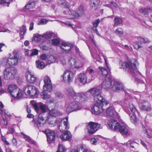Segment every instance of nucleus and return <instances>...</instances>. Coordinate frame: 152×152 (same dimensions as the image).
I'll list each match as a JSON object with an SVG mask.
<instances>
[{
    "label": "nucleus",
    "instance_id": "f257e3e1",
    "mask_svg": "<svg viewBox=\"0 0 152 152\" xmlns=\"http://www.w3.org/2000/svg\"><path fill=\"white\" fill-rule=\"evenodd\" d=\"M32 104L39 115L37 118H34L31 122L34 126L39 127L45 123L44 116L48 108L42 102H39L38 104L36 103H32Z\"/></svg>",
    "mask_w": 152,
    "mask_h": 152
},
{
    "label": "nucleus",
    "instance_id": "f03ea898",
    "mask_svg": "<svg viewBox=\"0 0 152 152\" xmlns=\"http://www.w3.org/2000/svg\"><path fill=\"white\" fill-rule=\"evenodd\" d=\"M137 60L135 59H132L129 60L128 62H120V68L124 69L125 67L128 69L131 73L132 75L135 78H137L139 75L140 73L138 71L136 67Z\"/></svg>",
    "mask_w": 152,
    "mask_h": 152
},
{
    "label": "nucleus",
    "instance_id": "7ed1b4c3",
    "mask_svg": "<svg viewBox=\"0 0 152 152\" xmlns=\"http://www.w3.org/2000/svg\"><path fill=\"white\" fill-rule=\"evenodd\" d=\"M43 80L44 85L43 86V88L45 91L42 92L41 95L42 96V99H46L49 98L50 96L45 91H47L49 92L51 91L53 86L51 80L48 76H45Z\"/></svg>",
    "mask_w": 152,
    "mask_h": 152
},
{
    "label": "nucleus",
    "instance_id": "20e7f679",
    "mask_svg": "<svg viewBox=\"0 0 152 152\" xmlns=\"http://www.w3.org/2000/svg\"><path fill=\"white\" fill-rule=\"evenodd\" d=\"M8 91L12 96L14 98L20 99L23 96L22 91L15 84L9 85L8 87Z\"/></svg>",
    "mask_w": 152,
    "mask_h": 152
},
{
    "label": "nucleus",
    "instance_id": "39448f33",
    "mask_svg": "<svg viewBox=\"0 0 152 152\" xmlns=\"http://www.w3.org/2000/svg\"><path fill=\"white\" fill-rule=\"evenodd\" d=\"M87 92L93 96L94 101H103L104 102H107V100L103 98L102 95V91L101 89L97 87H94L89 89Z\"/></svg>",
    "mask_w": 152,
    "mask_h": 152
},
{
    "label": "nucleus",
    "instance_id": "423d86ee",
    "mask_svg": "<svg viewBox=\"0 0 152 152\" xmlns=\"http://www.w3.org/2000/svg\"><path fill=\"white\" fill-rule=\"evenodd\" d=\"M95 103L91 109L92 113L94 114L98 115L100 114L103 111L104 109L102 106L104 105H106L108 104L107 102H104L103 101H94Z\"/></svg>",
    "mask_w": 152,
    "mask_h": 152
},
{
    "label": "nucleus",
    "instance_id": "0eeeda50",
    "mask_svg": "<svg viewBox=\"0 0 152 152\" xmlns=\"http://www.w3.org/2000/svg\"><path fill=\"white\" fill-rule=\"evenodd\" d=\"M125 111L129 115H131V113H132L131 116V120L132 123H135L137 122V118L135 115L136 113H138L136 107L132 104L129 103L128 106L125 108Z\"/></svg>",
    "mask_w": 152,
    "mask_h": 152
},
{
    "label": "nucleus",
    "instance_id": "6e6552de",
    "mask_svg": "<svg viewBox=\"0 0 152 152\" xmlns=\"http://www.w3.org/2000/svg\"><path fill=\"white\" fill-rule=\"evenodd\" d=\"M66 110L68 113H70L74 111L80 109L81 108V105L78 101L77 100H74L72 102L66 105Z\"/></svg>",
    "mask_w": 152,
    "mask_h": 152
},
{
    "label": "nucleus",
    "instance_id": "1a4fd4ad",
    "mask_svg": "<svg viewBox=\"0 0 152 152\" xmlns=\"http://www.w3.org/2000/svg\"><path fill=\"white\" fill-rule=\"evenodd\" d=\"M26 95H30L34 97H37L39 93L37 88L34 86L28 85L23 89Z\"/></svg>",
    "mask_w": 152,
    "mask_h": 152
},
{
    "label": "nucleus",
    "instance_id": "9d476101",
    "mask_svg": "<svg viewBox=\"0 0 152 152\" xmlns=\"http://www.w3.org/2000/svg\"><path fill=\"white\" fill-rule=\"evenodd\" d=\"M102 128L100 124L94 122H90L86 125V129L88 133L93 134L99 129Z\"/></svg>",
    "mask_w": 152,
    "mask_h": 152
},
{
    "label": "nucleus",
    "instance_id": "9b49d317",
    "mask_svg": "<svg viewBox=\"0 0 152 152\" xmlns=\"http://www.w3.org/2000/svg\"><path fill=\"white\" fill-rule=\"evenodd\" d=\"M8 64L10 66L17 65L19 60V56L16 51L14 50L9 54Z\"/></svg>",
    "mask_w": 152,
    "mask_h": 152
},
{
    "label": "nucleus",
    "instance_id": "f8f14e48",
    "mask_svg": "<svg viewBox=\"0 0 152 152\" xmlns=\"http://www.w3.org/2000/svg\"><path fill=\"white\" fill-rule=\"evenodd\" d=\"M17 71L13 68H7L4 70V78L6 80L12 79L15 78Z\"/></svg>",
    "mask_w": 152,
    "mask_h": 152
},
{
    "label": "nucleus",
    "instance_id": "ddd939ff",
    "mask_svg": "<svg viewBox=\"0 0 152 152\" xmlns=\"http://www.w3.org/2000/svg\"><path fill=\"white\" fill-rule=\"evenodd\" d=\"M68 117H66L65 118L60 119L58 121V127L60 131L62 132L69 129V125L68 121Z\"/></svg>",
    "mask_w": 152,
    "mask_h": 152
},
{
    "label": "nucleus",
    "instance_id": "4468645a",
    "mask_svg": "<svg viewBox=\"0 0 152 152\" xmlns=\"http://www.w3.org/2000/svg\"><path fill=\"white\" fill-rule=\"evenodd\" d=\"M74 77L73 73L69 70H66L61 76V79L65 82H71Z\"/></svg>",
    "mask_w": 152,
    "mask_h": 152
},
{
    "label": "nucleus",
    "instance_id": "2eb2a0df",
    "mask_svg": "<svg viewBox=\"0 0 152 152\" xmlns=\"http://www.w3.org/2000/svg\"><path fill=\"white\" fill-rule=\"evenodd\" d=\"M113 80V79L111 77H106L105 79L101 83L102 88L106 90H111Z\"/></svg>",
    "mask_w": 152,
    "mask_h": 152
},
{
    "label": "nucleus",
    "instance_id": "dca6fc26",
    "mask_svg": "<svg viewBox=\"0 0 152 152\" xmlns=\"http://www.w3.org/2000/svg\"><path fill=\"white\" fill-rule=\"evenodd\" d=\"M42 132L45 134L47 137L48 142L50 143L51 142L54 141L56 138V135L55 132L52 130L49 129H47Z\"/></svg>",
    "mask_w": 152,
    "mask_h": 152
},
{
    "label": "nucleus",
    "instance_id": "f3484780",
    "mask_svg": "<svg viewBox=\"0 0 152 152\" xmlns=\"http://www.w3.org/2000/svg\"><path fill=\"white\" fill-rule=\"evenodd\" d=\"M92 77L91 78L87 79L86 76L84 73H81L78 75L77 80L81 83L85 84L86 83H89L93 80Z\"/></svg>",
    "mask_w": 152,
    "mask_h": 152
},
{
    "label": "nucleus",
    "instance_id": "a211bd4d",
    "mask_svg": "<svg viewBox=\"0 0 152 152\" xmlns=\"http://www.w3.org/2000/svg\"><path fill=\"white\" fill-rule=\"evenodd\" d=\"M69 62L72 66L75 69L80 68L83 66V63L80 61H76L73 58H71Z\"/></svg>",
    "mask_w": 152,
    "mask_h": 152
},
{
    "label": "nucleus",
    "instance_id": "6ab92c4d",
    "mask_svg": "<svg viewBox=\"0 0 152 152\" xmlns=\"http://www.w3.org/2000/svg\"><path fill=\"white\" fill-rule=\"evenodd\" d=\"M107 115L110 117L115 118H119V116L115 111L114 108L111 106L109 107L106 111Z\"/></svg>",
    "mask_w": 152,
    "mask_h": 152
},
{
    "label": "nucleus",
    "instance_id": "aec40b11",
    "mask_svg": "<svg viewBox=\"0 0 152 152\" xmlns=\"http://www.w3.org/2000/svg\"><path fill=\"white\" fill-rule=\"evenodd\" d=\"M63 12L66 15V17L68 19H74L78 18L75 11L71 10L69 9H66V10L64 11Z\"/></svg>",
    "mask_w": 152,
    "mask_h": 152
},
{
    "label": "nucleus",
    "instance_id": "412c9836",
    "mask_svg": "<svg viewBox=\"0 0 152 152\" xmlns=\"http://www.w3.org/2000/svg\"><path fill=\"white\" fill-rule=\"evenodd\" d=\"M25 77L27 82L29 83H33L36 81L37 78L33 73L29 71L26 73Z\"/></svg>",
    "mask_w": 152,
    "mask_h": 152
},
{
    "label": "nucleus",
    "instance_id": "4be33fe9",
    "mask_svg": "<svg viewBox=\"0 0 152 152\" xmlns=\"http://www.w3.org/2000/svg\"><path fill=\"white\" fill-rule=\"evenodd\" d=\"M123 88V86L122 83L113 80L112 91H117L122 90Z\"/></svg>",
    "mask_w": 152,
    "mask_h": 152
},
{
    "label": "nucleus",
    "instance_id": "5701e85b",
    "mask_svg": "<svg viewBox=\"0 0 152 152\" xmlns=\"http://www.w3.org/2000/svg\"><path fill=\"white\" fill-rule=\"evenodd\" d=\"M139 105L140 108L142 110L149 111L151 110L149 103L144 100H141L139 103Z\"/></svg>",
    "mask_w": 152,
    "mask_h": 152
},
{
    "label": "nucleus",
    "instance_id": "b1692460",
    "mask_svg": "<svg viewBox=\"0 0 152 152\" xmlns=\"http://www.w3.org/2000/svg\"><path fill=\"white\" fill-rule=\"evenodd\" d=\"M77 95L76 99H79V101L81 102H84L88 101L89 99V97L88 96V94L87 92L78 93Z\"/></svg>",
    "mask_w": 152,
    "mask_h": 152
},
{
    "label": "nucleus",
    "instance_id": "393cba45",
    "mask_svg": "<svg viewBox=\"0 0 152 152\" xmlns=\"http://www.w3.org/2000/svg\"><path fill=\"white\" fill-rule=\"evenodd\" d=\"M118 129L119 132L122 135H126L129 134L128 128L126 125L119 124Z\"/></svg>",
    "mask_w": 152,
    "mask_h": 152
},
{
    "label": "nucleus",
    "instance_id": "a878e982",
    "mask_svg": "<svg viewBox=\"0 0 152 152\" xmlns=\"http://www.w3.org/2000/svg\"><path fill=\"white\" fill-rule=\"evenodd\" d=\"M108 124L110 129L113 130H115L118 129L119 124L116 121L113 120H109L108 122Z\"/></svg>",
    "mask_w": 152,
    "mask_h": 152
},
{
    "label": "nucleus",
    "instance_id": "bb28decb",
    "mask_svg": "<svg viewBox=\"0 0 152 152\" xmlns=\"http://www.w3.org/2000/svg\"><path fill=\"white\" fill-rule=\"evenodd\" d=\"M72 47L73 45L72 44L65 42H63L60 46L61 49L64 50L66 52L70 50Z\"/></svg>",
    "mask_w": 152,
    "mask_h": 152
},
{
    "label": "nucleus",
    "instance_id": "cd10ccee",
    "mask_svg": "<svg viewBox=\"0 0 152 152\" xmlns=\"http://www.w3.org/2000/svg\"><path fill=\"white\" fill-rule=\"evenodd\" d=\"M66 95L72 98L75 99L78 93L75 92L74 89L72 87H69L66 88Z\"/></svg>",
    "mask_w": 152,
    "mask_h": 152
},
{
    "label": "nucleus",
    "instance_id": "c85d7f7f",
    "mask_svg": "<svg viewBox=\"0 0 152 152\" xmlns=\"http://www.w3.org/2000/svg\"><path fill=\"white\" fill-rule=\"evenodd\" d=\"M32 39L37 43H42L45 40L43 35H41L38 34H34Z\"/></svg>",
    "mask_w": 152,
    "mask_h": 152
},
{
    "label": "nucleus",
    "instance_id": "c756f323",
    "mask_svg": "<svg viewBox=\"0 0 152 152\" xmlns=\"http://www.w3.org/2000/svg\"><path fill=\"white\" fill-rule=\"evenodd\" d=\"M72 137L71 133L69 131L66 130L64 133L60 136V137L62 140H69Z\"/></svg>",
    "mask_w": 152,
    "mask_h": 152
},
{
    "label": "nucleus",
    "instance_id": "7c9ffc66",
    "mask_svg": "<svg viewBox=\"0 0 152 152\" xmlns=\"http://www.w3.org/2000/svg\"><path fill=\"white\" fill-rule=\"evenodd\" d=\"M100 3L99 0H91L90 7L92 11L96 10L98 8Z\"/></svg>",
    "mask_w": 152,
    "mask_h": 152
},
{
    "label": "nucleus",
    "instance_id": "2f4dec72",
    "mask_svg": "<svg viewBox=\"0 0 152 152\" xmlns=\"http://www.w3.org/2000/svg\"><path fill=\"white\" fill-rule=\"evenodd\" d=\"M77 16L78 18L83 15L84 14V11L83 9V6L82 5L80 6L77 9L75 10Z\"/></svg>",
    "mask_w": 152,
    "mask_h": 152
},
{
    "label": "nucleus",
    "instance_id": "473e14b6",
    "mask_svg": "<svg viewBox=\"0 0 152 152\" xmlns=\"http://www.w3.org/2000/svg\"><path fill=\"white\" fill-rule=\"evenodd\" d=\"M57 1L59 4L62 5V7H64L66 9H69V4L67 1L65 0H58Z\"/></svg>",
    "mask_w": 152,
    "mask_h": 152
},
{
    "label": "nucleus",
    "instance_id": "72a5a7b5",
    "mask_svg": "<svg viewBox=\"0 0 152 152\" xmlns=\"http://www.w3.org/2000/svg\"><path fill=\"white\" fill-rule=\"evenodd\" d=\"M45 40V39H49L52 37H55L57 36V34H55L54 33L51 32H46L43 34Z\"/></svg>",
    "mask_w": 152,
    "mask_h": 152
},
{
    "label": "nucleus",
    "instance_id": "f704fd0d",
    "mask_svg": "<svg viewBox=\"0 0 152 152\" xmlns=\"http://www.w3.org/2000/svg\"><path fill=\"white\" fill-rule=\"evenodd\" d=\"M36 67L38 69H42L45 66V63L43 61L38 60L36 61Z\"/></svg>",
    "mask_w": 152,
    "mask_h": 152
},
{
    "label": "nucleus",
    "instance_id": "c9c22d12",
    "mask_svg": "<svg viewBox=\"0 0 152 152\" xmlns=\"http://www.w3.org/2000/svg\"><path fill=\"white\" fill-rule=\"evenodd\" d=\"M35 2L33 0H31L26 5L25 7L27 9L33 8L35 6Z\"/></svg>",
    "mask_w": 152,
    "mask_h": 152
},
{
    "label": "nucleus",
    "instance_id": "e433bc0d",
    "mask_svg": "<svg viewBox=\"0 0 152 152\" xmlns=\"http://www.w3.org/2000/svg\"><path fill=\"white\" fill-rule=\"evenodd\" d=\"M135 143L134 141L132 140H129L127 142L124 143V145L127 147H131L132 148H134V147L133 145Z\"/></svg>",
    "mask_w": 152,
    "mask_h": 152
},
{
    "label": "nucleus",
    "instance_id": "4c0bfd02",
    "mask_svg": "<svg viewBox=\"0 0 152 152\" xmlns=\"http://www.w3.org/2000/svg\"><path fill=\"white\" fill-rule=\"evenodd\" d=\"M49 113L51 116L56 117L58 115L59 113L56 110L52 109L49 111Z\"/></svg>",
    "mask_w": 152,
    "mask_h": 152
},
{
    "label": "nucleus",
    "instance_id": "58836bf2",
    "mask_svg": "<svg viewBox=\"0 0 152 152\" xmlns=\"http://www.w3.org/2000/svg\"><path fill=\"white\" fill-rule=\"evenodd\" d=\"M122 22V20L121 18L118 17H115L114 19V25L115 26H117L121 24Z\"/></svg>",
    "mask_w": 152,
    "mask_h": 152
},
{
    "label": "nucleus",
    "instance_id": "ea45409f",
    "mask_svg": "<svg viewBox=\"0 0 152 152\" xmlns=\"http://www.w3.org/2000/svg\"><path fill=\"white\" fill-rule=\"evenodd\" d=\"M115 33L120 37L123 34L124 31L121 28H119L115 30Z\"/></svg>",
    "mask_w": 152,
    "mask_h": 152
},
{
    "label": "nucleus",
    "instance_id": "a19ab883",
    "mask_svg": "<svg viewBox=\"0 0 152 152\" xmlns=\"http://www.w3.org/2000/svg\"><path fill=\"white\" fill-rule=\"evenodd\" d=\"M24 138L25 139V140L27 141L28 142L30 143L31 144H32L36 145V142L35 141H33L32 140L31 138L29 137L26 136V135H24Z\"/></svg>",
    "mask_w": 152,
    "mask_h": 152
},
{
    "label": "nucleus",
    "instance_id": "79ce46f5",
    "mask_svg": "<svg viewBox=\"0 0 152 152\" xmlns=\"http://www.w3.org/2000/svg\"><path fill=\"white\" fill-rule=\"evenodd\" d=\"M52 44L54 45H57L60 43V39L59 38H54L51 40Z\"/></svg>",
    "mask_w": 152,
    "mask_h": 152
},
{
    "label": "nucleus",
    "instance_id": "37998d69",
    "mask_svg": "<svg viewBox=\"0 0 152 152\" xmlns=\"http://www.w3.org/2000/svg\"><path fill=\"white\" fill-rule=\"evenodd\" d=\"M99 69L101 71L103 77L104 78L105 77L108 75V71L106 69L101 67H99Z\"/></svg>",
    "mask_w": 152,
    "mask_h": 152
},
{
    "label": "nucleus",
    "instance_id": "c03bdc74",
    "mask_svg": "<svg viewBox=\"0 0 152 152\" xmlns=\"http://www.w3.org/2000/svg\"><path fill=\"white\" fill-rule=\"evenodd\" d=\"M149 10H152V9L149 8L148 9V8H142L140 10V12L141 13H142L143 15H146L148 14V11Z\"/></svg>",
    "mask_w": 152,
    "mask_h": 152
},
{
    "label": "nucleus",
    "instance_id": "a18cd8bd",
    "mask_svg": "<svg viewBox=\"0 0 152 152\" xmlns=\"http://www.w3.org/2000/svg\"><path fill=\"white\" fill-rule=\"evenodd\" d=\"M47 103L48 104H53V106H56L58 105V103L56 100H54L53 99H49L47 101Z\"/></svg>",
    "mask_w": 152,
    "mask_h": 152
},
{
    "label": "nucleus",
    "instance_id": "49530a36",
    "mask_svg": "<svg viewBox=\"0 0 152 152\" xmlns=\"http://www.w3.org/2000/svg\"><path fill=\"white\" fill-rule=\"evenodd\" d=\"M66 149L65 147L62 145L59 144L58 147V150L56 152H65Z\"/></svg>",
    "mask_w": 152,
    "mask_h": 152
},
{
    "label": "nucleus",
    "instance_id": "de8ad7c7",
    "mask_svg": "<svg viewBox=\"0 0 152 152\" xmlns=\"http://www.w3.org/2000/svg\"><path fill=\"white\" fill-rule=\"evenodd\" d=\"M77 148L78 152H86L87 151V148L85 146L82 145Z\"/></svg>",
    "mask_w": 152,
    "mask_h": 152
},
{
    "label": "nucleus",
    "instance_id": "09e8293b",
    "mask_svg": "<svg viewBox=\"0 0 152 152\" xmlns=\"http://www.w3.org/2000/svg\"><path fill=\"white\" fill-rule=\"evenodd\" d=\"M26 26H22L20 28V35L23 37L26 33Z\"/></svg>",
    "mask_w": 152,
    "mask_h": 152
},
{
    "label": "nucleus",
    "instance_id": "8fccbe9b",
    "mask_svg": "<svg viewBox=\"0 0 152 152\" xmlns=\"http://www.w3.org/2000/svg\"><path fill=\"white\" fill-rule=\"evenodd\" d=\"M138 41L141 44L148 43L149 42L148 39L146 38H139Z\"/></svg>",
    "mask_w": 152,
    "mask_h": 152
},
{
    "label": "nucleus",
    "instance_id": "3c124183",
    "mask_svg": "<svg viewBox=\"0 0 152 152\" xmlns=\"http://www.w3.org/2000/svg\"><path fill=\"white\" fill-rule=\"evenodd\" d=\"M8 59L7 58H2L0 61L1 64L3 66H6L7 63H8Z\"/></svg>",
    "mask_w": 152,
    "mask_h": 152
},
{
    "label": "nucleus",
    "instance_id": "603ef678",
    "mask_svg": "<svg viewBox=\"0 0 152 152\" xmlns=\"http://www.w3.org/2000/svg\"><path fill=\"white\" fill-rule=\"evenodd\" d=\"M56 59V58L53 56H50L48 58V62L49 63H52L55 62Z\"/></svg>",
    "mask_w": 152,
    "mask_h": 152
},
{
    "label": "nucleus",
    "instance_id": "864d4df0",
    "mask_svg": "<svg viewBox=\"0 0 152 152\" xmlns=\"http://www.w3.org/2000/svg\"><path fill=\"white\" fill-rule=\"evenodd\" d=\"M99 139L97 137L92 138L90 140V142L93 144H95L99 140Z\"/></svg>",
    "mask_w": 152,
    "mask_h": 152
},
{
    "label": "nucleus",
    "instance_id": "5fc2aeb1",
    "mask_svg": "<svg viewBox=\"0 0 152 152\" xmlns=\"http://www.w3.org/2000/svg\"><path fill=\"white\" fill-rule=\"evenodd\" d=\"M62 23H64L66 26H67L69 27H72V28L74 30H75V29L76 28L75 25L71 24L69 22H62Z\"/></svg>",
    "mask_w": 152,
    "mask_h": 152
},
{
    "label": "nucleus",
    "instance_id": "6e6d98bb",
    "mask_svg": "<svg viewBox=\"0 0 152 152\" xmlns=\"http://www.w3.org/2000/svg\"><path fill=\"white\" fill-rule=\"evenodd\" d=\"M100 22V20L99 19H97L93 23V29H94V28H96L98 26V25Z\"/></svg>",
    "mask_w": 152,
    "mask_h": 152
},
{
    "label": "nucleus",
    "instance_id": "4d7b16f0",
    "mask_svg": "<svg viewBox=\"0 0 152 152\" xmlns=\"http://www.w3.org/2000/svg\"><path fill=\"white\" fill-rule=\"evenodd\" d=\"M38 54V50L36 49L32 50L31 51V53L30 55V56H32L34 55H37Z\"/></svg>",
    "mask_w": 152,
    "mask_h": 152
},
{
    "label": "nucleus",
    "instance_id": "13d9d810",
    "mask_svg": "<svg viewBox=\"0 0 152 152\" xmlns=\"http://www.w3.org/2000/svg\"><path fill=\"white\" fill-rule=\"evenodd\" d=\"M134 48L137 49H139L142 47L141 46L139 45L138 43L137 42L134 43Z\"/></svg>",
    "mask_w": 152,
    "mask_h": 152
},
{
    "label": "nucleus",
    "instance_id": "bf43d9fd",
    "mask_svg": "<svg viewBox=\"0 0 152 152\" xmlns=\"http://www.w3.org/2000/svg\"><path fill=\"white\" fill-rule=\"evenodd\" d=\"M86 71L90 75L95 72V71L93 69H90L89 67L88 68Z\"/></svg>",
    "mask_w": 152,
    "mask_h": 152
},
{
    "label": "nucleus",
    "instance_id": "052dcab7",
    "mask_svg": "<svg viewBox=\"0 0 152 152\" xmlns=\"http://www.w3.org/2000/svg\"><path fill=\"white\" fill-rule=\"evenodd\" d=\"M1 123L2 124H4L5 126H7L8 125L7 121L6 120L5 118H4L1 121Z\"/></svg>",
    "mask_w": 152,
    "mask_h": 152
},
{
    "label": "nucleus",
    "instance_id": "680f3d73",
    "mask_svg": "<svg viewBox=\"0 0 152 152\" xmlns=\"http://www.w3.org/2000/svg\"><path fill=\"white\" fill-rule=\"evenodd\" d=\"M12 145L14 146H16L17 145V142L16 139L15 138L13 139L12 141Z\"/></svg>",
    "mask_w": 152,
    "mask_h": 152
},
{
    "label": "nucleus",
    "instance_id": "e2e57ef3",
    "mask_svg": "<svg viewBox=\"0 0 152 152\" xmlns=\"http://www.w3.org/2000/svg\"><path fill=\"white\" fill-rule=\"evenodd\" d=\"M47 58V57L45 54H43L40 56V58L42 60H45Z\"/></svg>",
    "mask_w": 152,
    "mask_h": 152
},
{
    "label": "nucleus",
    "instance_id": "0e129e2a",
    "mask_svg": "<svg viewBox=\"0 0 152 152\" xmlns=\"http://www.w3.org/2000/svg\"><path fill=\"white\" fill-rule=\"evenodd\" d=\"M48 21V20L45 19H42L41 20V23L42 24H46Z\"/></svg>",
    "mask_w": 152,
    "mask_h": 152
},
{
    "label": "nucleus",
    "instance_id": "69168bd1",
    "mask_svg": "<svg viewBox=\"0 0 152 152\" xmlns=\"http://www.w3.org/2000/svg\"><path fill=\"white\" fill-rule=\"evenodd\" d=\"M29 53H30L31 54V51H30L28 49L26 50L25 52V55L27 56H30L29 55Z\"/></svg>",
    "mask_w": 152,
    "mask_h": 152
},
{
    "label": "nucleus",
    "instance_id": "338daca9",
    "mask_svg": "<svg viewBox=\"0 0 152 152\" xmlns=\"http://www.w3.org/2000/svg\"><path fill=\"white\" fill-rule=\"evenodd\" d=\"M9 132L10 133H13L15 132V130L12 127L10 128L9 129Z\"/></svg>",
    "mask_w": 152,
    "mask_h": 152
},
{
    "label": "nucleus",
    "instance_id": "774afa93",
    "mask_svg": "<svg viewBox=\"0 0 152 152\" xmlns=\"http://www.w3.org/2000/svg\"><path fill=\"white\" fill-rule=\"evenodd\" d=\"M34 27V23L33 22H31L30 24V26L29 27V30H32L33 29Z\"/></svg>",
    "mask_w": 152,
    "mask_h": 152
}]
</instances>
